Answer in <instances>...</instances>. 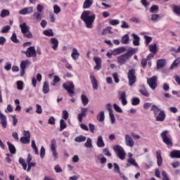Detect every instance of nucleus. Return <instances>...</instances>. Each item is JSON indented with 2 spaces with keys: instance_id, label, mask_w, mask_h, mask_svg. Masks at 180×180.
<instances>
[{
  "instance_id": "obj_61",
  "label": "nucleus",
  "mask_w": 180,
  "mask_h": 180,
  "mask_svg": "<svg viewBox=\"0 0 180 180\" xmlns=\"http://www.w3.org/2000/svg\"><path fill=\"white\" fill-rule=\"evenodd\" d=\"M162 180H169V177H168V174L165 171H162Z\"/></svg>"
},
{
  "instance_id": "obj_8",
  "label": "nucleus",
  "mask_w": 180,
  "mask_h": 180,
  "mask_svg": "<svg viewBox=\"0 0 180 180\" xmlns=\"http://www.w3.org/2000/svg\"><path fill=\"white\" fill-rule=\"evenodd\" d=\"M19 164L22 165L24 171L27 170V172H30V169H32V167H36V162H30L26 164V162L25 161V159L20 158L18 160ZM28 165V167H27Z\"/></svg>"
},
{
  "instance_id": "obj_42",
  "label": "nucleus",
  "mask_w": 180,
  "mask_h": 180,
  "mask_svg": "<svg viewBox=\"0 0 180 180\" xmlns=\"http://www.w3.org/2000/svg\"><path fill=\"white\" fill-rule=\"evenodd\" d=\"M32 16L36 22H40V20H41V14L39 13H34Z\"/></svg>"
},
{
  "instance_id": "obj_43",
  "label": "nucleus",
  "mask_w": 180,
  "mask_h": 180,
  "mask_svg": "<svg viewBox=\"0 0 180 180\" xmlns=\"http://www.w3.org/2000/svg\"><path fill=\"white\" fill-rule=\"evenodd\" d=\"M11 41H13V43H15L18 44L20 42L19 39H18V36L16 35V33L13 32L11 37Z\"/></svg>"
},
{
  "instance_id": "obj_20",
  "label": "nucleus",
  "mask_w": 180,
  "mask_h": 180,
  "mask_svg": "<svg viewBox=\"0 0 180 180\" xmlns=\"http://www.w3.org/2000/svg\"><path fill=\"white\" fill-rule=\"evenodd\" d=\"M33 13V7L24 8L19 11L20 15H27Z\"/></svg>"
},
{
  "instance_id": "obj_13",
  "label": "nucleus",
  "mask_w": 180,
  "mask_h": 180,
  "mask_svg": "<svg viewBox=\"0 0 180 180\" xmlns=\"http://www.w3.org/2000/svg\"><path fill=\"white\" fill-rule=\"evenodd\" d=\"M93 60L96 64V65L94 68V70H96V71H99V70L102 68V58H101V57L94 56L93 58Z\"/></svg>"
},
{
  "instance_id": "obj_45",
  "label": "nucleus",
  "mask_w": 180,
  "mask_h": 180,
  "mask_svg": "<svg viewBox=\"0 0 180 180\" xmlns=\"http://www.w3.org/2000/svg\"><path fill=\"white\" fill-rule=\"evenodd\" d=\"M20 141L22 143V144H29V143H30V139L22 136L20 138Z\"/></svg>"
},
{
  "instance_id": "obj_59",
  "label": "nucleus",
  "mask_w": 180,
  "mask_h": 180,
  "mask_svg": "<svg viewBox=\"0 0 180 180\" xmlns=\"http://www.w3.org/2000/svg\"><path fill=\"white\" fill-rule=\"evenodd\" d=\"M147 59L146 58H142L141 60V65L143 68H146L147 67Z\"/></svg>"
},
{
  "instance_id": "obj_25",
  "label": "nucleus",
  "mask_w": 180,
  "mask_h": 180,
  "mask_svg": "<svg viewBox=\"0 0 180 180\" xmlns=\"http://www.w3.org/2000/svg\"><path fill=\"white\" fill-rule=\"evenodd\" d=\"M165 67V59H159L157 61V68L158 70H161V68H164Z\"/></svg>"
},
{
  "instance_id": "obj_24",
  "label": "nucleus",
  "mask_w": 180,
  "mask_h": 180,
  "mask_svg": "<svg viewBox=\"0 0 180 180\" xmlns=\"http://www.w3.org/2000/svg\"><path fill=\"white\" fill-rule=\"evenodd\" d=\"M43 94H49L50 92V86L49 82L46 81L44 82L42 88Z\"/></svg>"
},
{
  "instance_id": "obj_32",
  "label": "nucleus",
  "mask_w": 180,
  "mask_h": 180,
  "mask_svg": "<svg viewBox=\"0 0 180 180\" xmlns=\"http://www.w3.org/2000/svg\"><path fill=\"white\" fill-rule=\"evenodd\" d=\"M86 141V136L83 135H79L75 139V141H76L77 143H84V141Z\"/></svg>"
},
{
  "instance_id": "obj_48",
  "label": "nucleus",
  "mask_w": 180,
  "mask_h": 180,
  "mask_svg": "<svg viewBox=\"0 0 180 180\" xmlns=\"http://www.w3.org/2000/svg\"><path fill=\"white\" fill-rule=\"evenodd\" d=\"M53 12L56 15H58V13H60V12H61V8H60V6H58L57 4L54 5L53 6Z\"/></svg>"
},
{
  "instance_id": "obj_5",
  "label": "nucleus",
  "mask_w": 180,
  "mask_h": 180,
  "mask_svg": "<svg viewBox=\"0 0 180 180\" xmlns=\"http://www.w3.org/2000/svg\"><path fill=\"white\" fill-rule=\"evenodd\" d=\"M20 28L21 29V33H22L24 37H26L27 39L33 38V34L30 32L29 26H27V24L26 22L20 24Z\"/></svg>"
},
{
  "instance_id": "obj_21",
  "label": "nucleus",
  "mask_w": 180,
  "mask_h": 180,
  "mask_svg": "<svg viewBox=\"0 0 180 180\" xmlns=\"http://www.w3.org/2000/svg\"><path fill=\"white\" fill-rule=\"evenodd\" d=\"M156 158H157V164L158 167H161L162 165V156L161 155V151H156Z\"/></svg>"
},
{
  "instance_id": "obj_1",
  "label": "nucleus",
  "mask_w": 180,
  "mask_h": 180,
  "mask_svg": "<svg viewBox=\"0 0 180 180\" xmlns=\"http://www.w3.org/2000/svg\"><path fill=\"white\" fill-rule=\"evenodd\" d=\"M96 18V15L95 13L89 11H83L80 16V19H82V20H83V22L85 23L86 27H87V29H92V25L95 22Z\"/></svg>"
},
{
  "instance_id": "obj_6",
  "label": "nucleus",
  "mask_w": 180,
  "mask_h": 180,
  "mask_svg": "<svg viewBox=\"0 0 180 180\" xmlns=\"http://www.w3.org/2000/svg\"><path fill=\"white\" fill-rule=\"evenodd\" d=\"M113 150L120 160H122V161L126 160V152L122 146L116 145L113 146Z\"/></svg>"
},
{
  "instance_id": "obj_11",
  "label": "nucleus",
  "mask_w": 180,
  "mask_h": 180,
  "mask_svg": "<svg viewBox=\"0 0 180 180\" xmlns=\"http://www.w3.org/2000/svg\"><path fill=\"white\" fill-rule=\"evenodd\" d=\"M158 78L157 76H153L150 78H148L147 82L148 84L149 85L150 88L152 89L153 90L155 89L157 86H158V84L157 83Z\"/></svg>"
},
{
  "instance_id": "obj_10",
  "label": "nucleus",
  "mask_w": 180,
  "mask_h": 180,
  "mask_svg": "<svg viewBox=\"0 0 180 180\" xmlns=\"http://www.w3.org/2000/svg\"><path fill=\"white\" fill-rule=\"evenodd\" d=\"M167 134H168V131H165L161 133L160 136L162 139L163 143H165V144H166L167 147L169 148L172 147L173 146L172 139L169 138L168 136H167Z\"/></svg>"
},
{
  "instance_id": "obj_46",
  "label": "nucleus",
  "mask_w": 180,
  "mask_h": 180,
  "mask_svg": "<svg viewBox=\"0 0 180 180\" xmlns=\"http://www.w3.org/2000/svg\"><path fill=\"white\" fill-rule=\"evenodd\" d=\"M86 148H91L92 147V140L91 138H88L86 143H84Z\"/></svg>"
},
{
  "instance_id": "obj_63",
  "label": "nucleus",
  "mask_w": 180,
  "mask_h": 180,
  "mask_svg": "<svg viewBox=\"0 0 180 180\" xmlns=\"http://www.w3.org/2000/svg\"><path fill=\"white\" fill-rule=\"evenodd\" d=\"M49 124L54 125L56 124V118L54 117H51L48 120Z\"/></svg>"
},
{
  "instance_id": "obj_26",
  "label": "nucleus",
  "mask_w": 180,
  "mask_h": 180,
  "mask_svg": "<svg viewBox=\"0 0 180 180\" xmlns=\"http://www.w3.org/2000/svg\"><path fill=\"white\" fill-rule=\"evenodd\" d=\"M170 157L172 158H180V150H174L170 152Z\"/></svg>"
},
{
  "instance_id": "obj_9",
  "label": "nucleus",
  "mask_w": 180,
  "mask_h": 180,
  "mask_svg": "<svg viewBox=\"0 0 180 180\" xmlns=\"http://www.w3.org/2000/svg\"><path fill=\"white\" fill-rule=\"evenodd\" d=\"M21 53L22 54H25L28 58H30V57H37V53L34 46H30L27 49V51H22Z\"/></svg>"
},
{
  "instance_id": "obj_3",
  "label": "nucleus",
  "mask_w": 180,
  "mask_h": 180,
  "mask_svg": "<svg viewBox=\"0 0 180 180\" xmlns=\"http://www.w3.org/2000/svg\"><path fill=\"white\" fill-rule=\"evenodd\" d=\"M133 54H136V49H131L124 54L118 56L117 60L118 64L123 65V64H124V63H126V61H127Z\"/></svg>"
},
{
  "instance_id": "obj_52",
  "label": "nucleus",
  "mask_w": 180,
  "mask_h": 180,
  "mask_svg": "<svg viewBox=\"0 0 180 180\" xmlns=\"http://www.w3.org/2000/svg\"><path fill=\"white\" fill-rule=\"evenodd\" d=\"M17 89H18V91L23 90V82L22 81L17 82Z\"/></svg>"
},
{
  "instance_id": "obj_50",
  "label": "nucleus",
  "mask_w": 180,
  "mask_h": 180,
  "mask_svg": "<svg viewBox=\"0 0 180 180\" xmlns=\"http://www.w3.org/2000/svg\"><path fill=\"white\" fill-rule=\"evenodd\" d=\"M113 108L118 112V113H123V110L116 103L113 104Z\"/></svg>"
},
{
  "instance_id": "obj_56",
  "label": "nucleus",
  "mask_w": 180,
  "mask_h": 180,
  "mask_svg": "<svg viewBox=\"0 0 180 180\" xmlns=\"http://www.w3.org/2000/svg\"><path fill=\"white\" fill-rule=\"evenodd\" d=\"M109 115L110 117L111 124H115V123H116V118L115 117V114H113V112H110Z\"/></svg>"
},
{
  "instance_id": "obj_16",
  "label": "nucleus",
  "mask_w": 180,
  "mask_h": 180,
  "mask_svg": "<svg viewBox=\"0 0 180 180\" xmlns=\"http://www.w3.org/2000/svg\"><path fill=\"white\" fill-rule=\"evenodd\" d=\"M125 142L128 147L134 146V141H133V138H131L129 134L125 135Z\"/></svg>"
},
{
  "instance_id": "obj_33",
  "label": "nucleus",
  "mask_w": 180,
  "mask_h": 180,
  "mask_svg": "<svg viewBox=\"0 0 180 180\" xmlns=\"http://www.w3.org/2000/svg\"><path fill=\"white\" fill-rule=\"evenodd\" d=\"M81 99H82V105L84 106H86V105H88V103H89V99L84 94H82Z\"/></svg>"
},
{
  "instance_id": "obj_55",
  "label": "nucleus",
  "mask_w": 180,
  "mask_h": 180,
  "mask_svg": "<svg viewBox=\"0 0 180 180\" xmlns=\"http://www.w3.org/2000/svg\"><path fill=\"white\" fill-rule=\"evenodd\" d=\"M103 153L104 155H106L107 157H112V153H110V151H109L108 148H104L103 150Z\"/></svg>"
},
{
  "instance_id": "obj_29",
  "label": "nucleus",
  "mask_w": 180,
  "mask_h": 180,
  "mask_svg": "<svg viewBox=\"0 0 180 180\" xmlns=\"http://www.w3.org/2000/svg\"><path fill=\"white\" fill-rule=\"evenodd\" d=\"M7 145L8 146V150L11 154H16V148H15V146L11 143V142H7Z\"/></svg>"
},
{
  "instance_id": "obj_14",
  "label": "nucleus",
  "mask_w": 180,
  "mask_h": 180,
  "mask_svg": "<svg viewBox=\"0 0 180 180\" xmlns=\"http://www.w3.org/2000/svg\"><path fill=\"white\" fill-rule=\"evenodd\" d=\"M88 113V108H82L81 109V113L77 115V119L79 122H82V117H85Z\"/></svg>"
},
{
  "instance_id": "obj_27",
  "label": "nucleus",
  "mask_w": 180,
  "mask_h": 180,
  "mask_svg": "<svg viewBox=\"0 0 180 180\" xmlns=\"http://www.w3.org/2000/svg\"><path fill=\"white\" fill-rule=\"evenodd\" d=\"M94 0H85L83 4V9H89L90 6H92Z\"/></svg>"
},
{
  "instance_id": "obj_34",
  "label": "nucleus",
  "mask_w": 180,
  "mask_h": 180,
  "mask_svg": "<svg viewBox=\"0 0 180 180\" xmlns=\"http://www.w3.org/2000/svg\"><path fill=\"white\" fill-rule=\"evenodd\" d=\"M43 34H44V36H47L48 37H53V36H54V32H53V30L49 29L44 30L43 32Z\"/></svg>"
},
{
  "instance_id": "obj_62",
  "label": "nucleus",
  "mask_w": 180,
  "mask_h": 180,
  "mask_svg": "<svg viewBox=\"0 0 180 180\" xmlns=\"http://www.w3.org/2000/svg\"><path fill=\"white\" fill-rule=\"evenodd\" d=\"M62 113H63V119H64V120H67L69 116L68 111L64 110H63Z\"/></svg>"
},
{
  "instance_id": "obj_57",
  "label": "nucleus",
  "mask_w": 180,
  "mask_h": 180,
  "mask_svg": "<svg viewBox=\"0 0 180 180\" xmlns=\"http://www.w3.org/2000/svg\"><path fill=\"white\" fill-rule=\"evenodd\" d=\"M10 30H11V26L6 25L3 27L1 30V33H8V32H9Z\"/></svg>"
},
{
  "instance_id": "obj_44",
  "label": "nucleus",
  "mask_w": 180,
  "mask_h": 180,
  "mask_svg": "<svg viewBox=\"0 0 180 180\" xmlns=\"http://www.w3.org/2000/svg\"><path fill=\"white\" fill-rule=\"evenodd\" d=\"M124 51H126V48L124 47H120L114 50L115 54H122V53H124Z\"/></svg>"
},
{
  "instance_id": "obj_19",
  "label": "nucleus",
  "mask_w": 180,
  "mask_h": 180,
  "mask_svg": "<svg viewBox=\"0 0 180 180\" xmlns=\"http://www.w3.org/2000/svg\"><path fill=\"white\" fill-rule=\"evenodd\" d=\"M0 122L3 129H6V126H8V123L6 121V116L2 114L0 111Z\"/></svg>"
},
{
  "instance_id": "obj_60",
  "label": "nucleus",
  "mask_w": 180,
  "mask_h": 180,
  "mask_svg": "<svg viewBox=\"0 0 180 180\" xmlns=\"http://www.w3.org/2000/svg\"><path fill=\"white\" fill-rule=\"evenodd\" d=\"M114 171L117 172V174H120V167L117 163H114Z\"/></svg>"
},
{
  "instance_id": "obj_31",
  "label": "nucleus",
  "mask_w": 180,
  "mask_h": 180,
  "mask_svg": "<svg viewBox=\"0 0 180 180\" xmlns=\"http://www.w3.org/2000/svg\"><path fill=\"white\" fill-rule=\"evenodd\" d=\"M134 41L133 44L134 46H140V37H139L136 34H133Z\"/></svg>"
},
{
  "instance_id": "obj_36",
  "label": "nucleus",
  "mask_w": 180,
  "mask_h": 180,
  "mask_svg": "<svg viewBox=\"0 0 180 180\" xmlns=\"http://www.w3.org/2000/svg\"><path fill=\"white\" fill-rule=\"evenodd\" d=\"M97 120H98V122H103V120H105V112L101 111L100 113L98 114Z\"/></svg>"
},
{
  "instance_id": "obj_28",
  "label": "nucleus",
  "mask_w": 180,
  "mask_h": 180,
  "mask_svg": "<svg viewBox=\"0 0 180 180\" xmlns=\"http://www.w3.org/2000/svg\"><path fill=\"white\" fill-rule=\"evenodd\" d=\"M96 144L99 148L105 147V142H103V138H102V136H99L98 137Z\"/></svg>"
},
{
  "instance_id": "obj_40",
  "label": "nucleus",
  "mask_w": 180,
  "mask_h": 180,
  "mask_svg": "<svg viewBox=\"0 0 180 180\" xmlns=\"http://www.w3.org/2000/svg\"><path fill=\"white\" fill-rule=\"evenodd\" d=\"M127 162H129V164H130L131 165H134V167L139 168V164L136 162V160L134 158H128Z\"/></svg>"
},
{
  "instance_id": "obj_22",
  "label": "nucleus",
  "mask_w": 180,
  "mask_h": 180,
  "mask_svg": "<svg viewBox=\"0 0 180 180\" xmlns=\"http://www.w3.org/2000/svg\"><path fill=\"white\" fill-rule=\"evenodd\" d=\"M71 57L72 60H75V61H77L79 57V52H78V50L77 48H73L72 49V53L71 54Z\"/></svg>"
},
{
  "instance_id": "obj_39",
  "label": "nucleus",
  "mask_w": 180,
  "mask_h": 180,
  "mask_svg": "<svg viewBox=\"0 0 180 180\" xmlns=\"http://www.w3.org/2000/svg\"><path fill=\"white\" fill-rule=\"evenodd\" d=\"M149 51L153 54H157V44L149 45Z\"/></svg>"
},
{
  "instance_id": "obj_2",
  "label": "nucleus",
  "mask_w": 180,
  "mask_h": 180,
  "mask_svg": "<svg viewBox=\"0 0 180 180\" xmlns=\"http://www.w3.org/2000/svg\"><path fill=\"white\" fill-rule=\"evenodd\" d=\"M150 110L153 112L154 117L155 118L156 122H164V120H165L167 114H165V110L160 109L155 105H152Z\"/></svg>"
},
{
  "instance_id": "obj_64",
  "label": "nucleus",
  "mask_w": 180,
  "mask_h": 180,
  "mask_svg": "<svg viewBox=\"0 0 180 180\" xmlns=\"http://www.w3.org/2000/svg\"><path fill=\"white\" fill-rule=\"evenodd\" d=\"M54 169L57 174H60V172H63V169L60 167L59 165H57L56 166H55Z\"/></svg>"
},
{
  "instance_id": "obj_54",
  "label": "nucleus",
  "mask_w": 180,
  "mask_h": 180,
  "mask_svg": "<svg viewBox=\"0 0 180 180\" xmlns=\"http://www.w3.org/2000/svg\"><path fill=\"white\" fill-rule=\"evenodd\" d=\"M109 23L111 26H116L120 23V21L119 20H110Z\"/></svg>"
},
{
  "instance_id": "obj_17",
  "label": "nucleus",
  "mask_w": 180,
  "mask_h": 180,
  "mask_svg": "<svg viewBox=\"0 0 180 180\" xmlns=\"http://www.w3.org/2000/svg\"><path fill=\"white\" fill-rule=\"evenodd\" d=\"M90 79L91 84L93 85V89H94V91L98 90V80L96 79V77H95L93 74H91Z\"/></svg>"
},
{
  "instance_id": "obj_49",
  "label": "nucleus",
  "mask_w": 180,
  "mask_h": 180,
  "mask_svg": "<svg viewBox=\"0 0 180 180\" xmlns=\"http://www.w3.org/2000/svg\"><path fill=\"white\" fill-rule=\"evenodd\" d=\"M179 63H180V58H178L173 62L170 68H174V67H178V65H179Z\"/></svg>"
},
{
  "instance_id": "obj_4",
  "label": "nucleus",
  "mask_w": 180,
  "mask_h": 180,
  "mask_svg": "<svg viewBox=\"0 0 180 180\" xmlns=\"http://www.w3.org/2000/svg\"><path fill=\"white\" fill-rule=\"evenodd\" d=\"M63 88L67 91L69 96H74V94H75V85H74V82L71 81L66 82L63 84Z\"/></svg>"
},
{
  "instance_id": "obj_37",
  "label": "nucleus",
  "mask_w": 180,
  "mask_h": 180,
  "mask_svg": "<svg viewBox=\"0 0 180 180\" xmlns=\"http://www.w3.org/2000/svg\"><path fill=\"white\" fill-rule=\"evenodd\" d=\"M9 15H11L9 10L3 9L1 12L0 16L1 18H6V16H9Z\"/></svg>"
},
{
  "instance_id": "obj_53",
  "label": "nucleus",
  "mask_w": 180,
  "mask_h": 180,
  "mask_svg": "<svg viewBox=\"0 0 180 180\" xmlns=\"http://www.w3.org/2000/svg\"><path fill=\"white\" fill-rule=\"evenodd\" d=\"M158 9H159L158 6L153 5L150 7V13H154L157 12V11H158Z\"/></svg>"
},
{
  "instance_id": "obj_38",
  "label": "nucleus",
  "mask_w": 180,
  "mask_h": 180,
  "mask_svg": "<svg viewBox=\"0 0 180 180\" xmlns=\"http://www.w3.org/2000/svg\"><path fill=\"white\" fill-rule=\"evenodd\" d=\"M64 129H67V124L63 119L60 120V131H63Z\"/></svg>"
},
{
  "instance_id": "obj_51",
  "label": "nucleus",
  "mask_w": 180,
  "mask_h": 180,
  "mask_svg": "<svg viewBox=\"0 0 180 180\" xmlns=\"http://www.w3.org/2000/svg\"><path fill=\"white\" fill-rule=\"evenodd\" d=\"M36 113H37L38 115H41L43 113V110L41 109V105L37 104L36 105Z\"/></svg>"
},
{
  "instance_id": "obj_35",
  "label": "nucleus",
  "mask_w": 180,
  "mask_h": 180,
  "mask_svg": "<svg viewBox=\"0 0 180 180\" xmlns=\"http://www.w3.org/2000/svg\"><path fill=\"white\" fill-rule=\"evenodd\" d=\"M130 40V37L129 34H126L122 37V44H129V41Z\"/></svg>"
},
{
  "instance_id": "obj_30",
  "label": "nucleus",
  "mask_w": 180,
  "mask_h": 180,
  "mask_svg": "<svg viewBox=\"0 0 180 180\" xmlns=\"http://www.w3.org/2000/svg\"><path fill=\"white\" fill-rule=\"evenodd\" d=\"M29 65H30V61H29V60L21 61L20 65V70H26V67H27Z\"/></svg>"
},
{
  "instance_id": "obj_12",
  "label": "nucleus",
  "mask_w": 180,
  "mask_h": 180,
  "mask_svg": "<svg viewBox=\"0 0 180 180\" xmlns=\"http://www.w3.org/2000/svg\"><path fill=\"white\" fill-rule=\"evenodd\" d=\"M51 150L56 160V158H58V153H57V141L55 139H53L51 141Z\"/></svg>"
},
{
  "instance_id": "obj_23",
  "label": "nucleus",
  "mask_w": 180,
  "mask_h": 180,
  "mask_svg": "<svg viewBox=\"0 0 180 180\" xmlns=\"http://www.w3.org/2000/svg\"><path fill=\"white\" fill-rule=\"evenodd\" d=\"M51 44H53V46H51L53 50L56 51L57 50V49H58V39H57V38H51Z\"/></svg>"
},
{
  "instance_id": "obj_7",
  "label": "nucleus",
  "mask_w": 180,
  "mask_h": 180,
  "mask_svg": "<svg viewBox=\"0 0 180 180\" xmlns=\"http://www.w3.org/2000/svg\"><path fill=\"white\" fill-rule=\"evenodd\" d=\"M127 77L129 80V86H133L137 81V77L136 76V69H131L128 71Z\"/></svg>"
},
{
  "instance_id": "obj_41",
  "label": "nucleus",
  "mask_w": 180,
  "mask_h": 180,
  "mask_svg": "<svg viewBox=\"0 0 180 180\" xmlns=\"http://www.w3.org/2000/svg\"><path fill=\"white\" fill-rule=\"evenodd\" d=\"M131 105L133 106H137V105H140V98L138 97H134L131 99Z\"/></svg>"
},
{
  "instance_id": "obj_18",
  "label": "nucleus",
  "mask_w": 180,
  "mask_h": 180,
  "mask_svg": "<svg viewBox=\"0 0 180 180\" xmlns=\"http://www.w3.org/2000/svg\"><path fill=\"white\" fill-rule=\"evenodd\" d=\"M127 98V96L126 95V91H122L120 94V101H122V105L123 106H126V105H127V99L126 98Z\"/></svg>"
},
{
  "instance_id": "obj_47",
  "label": "nucleus",
  "mask_w": 180,
  "mask_h": 180,
  "mask_svg": "<svg viewBox=\"0 0 180 180\" xmlns=\"http://www.w3.org/2000/svg\"><path fill=\"white\" fill-rule=\"evenodd\" d=\"M173 12L176 15H180V6H174Z\"/></svg>"
},
{
  "instance_id": "obj_58",
  "label": "nucleus",
  "mask_w": 180,
  "mask_h": 180,
  "mask_svg": "<svg viewBox=\"0 0 180 180\" xmlns=\"http://www.w3.org/2000/svg\"><path fill=\"white\" fill-rule=\"evenodd\" d=\"M45 155H46V149L44 148V146H41L40 150V157L41 158H44Z\"/></svg>"
},
{
  "instance_id": "obj_15",
  "label": "nucleus",
  "mask_w": 180,
  "mask_h": 180,
  "mask_svg": "<svg viewBox=\"0 0 180 180\" xmlns=\"http://www.w3.org/2000/svg\"><path fill=\"white\" fill-rule=\"evenodd\" d=\"M139 92L141 93L143 96H146V98H148L150 96V93L148 91H147V89H146V85L141 84L140 86V89L139 90Z\"/></svg>"
}]
</instances>
